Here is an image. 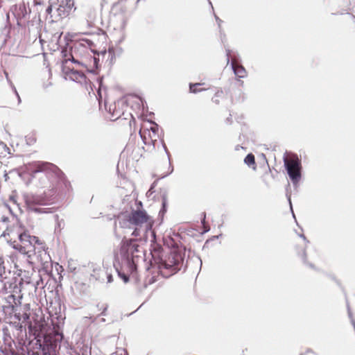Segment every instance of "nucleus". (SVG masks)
Instances as JSON below:
<instances>
[{
    "mask_svg": "<svg viewBox=\"0 0 355 355\" xmlns=\"http://www.w3.org/2000/svg\"><path fill=\"white\" fill-rule=\"evenodd\" d=\"M26 140L28 144L32 145L36 142L37 138L34 133H29L26 136Z\"/></svg>",
    "mask_w": 355,
    "mask_h": 355,
    "instance_id": "obj_22",
    "label": "nucleus"
},
{
    "mask_svg": "<svg viewBox=\"0 0 355 355\" xmlns=\"http://www.w3.org/2000/svg\"><path fill=\"white\" fill-rule=\"evenodd\" d=\"M9 201L12 202L14 205L17 204V199L15 196H10L9 198Z\"/></svg>",
    "mask_w": 355,
    "mask_h": 355,
    "instance_id": "obj_24",
    "label": "nucleus"
},
{
    "mask_svg": "<svg viewBox=\"0 0 355 355\" xmlns=\"http://www.w3.org/2000/svg\"><path fill=\"white\" fill-rule=\"evenodd\" d=\"M10 297H12L13 299H15V295H11Z\"/></svg>",
    "mask_w": 355,
    "mask_h": 355,
    "instance_id": "obj_34",
    "label": "nucleus"
},
{
    "mask_svg": "<svg viewBox=\"0 0 355 355\" xmlns=\"http://www.w3.org/2000/svg\"><path fill=\"white\" fill-rule=\"evenodd\" d=\"M155 282V279L149 280L150 284H153Z\"/></svg>",
    "mask_w": 355,
    "mask_h": 355,
    "instance_id": "obj_32",
    "label": "nucleus"
},
{
    "mask_svg": "<svg viewBox=\"0 0 355 355\" xmlns=\"http://www.w3.org/2000/svg\"><path fill=\"white\" fill-rule=\"evenodd\" d=\"M31 251L34 250L35 245H37L40 247H43L44 243L43 241L40 240L37 236H31Z\"/></svg>",
    "mask_w": 355,
    "mask_h": 355,
    "instance_id": "obj_20",
    "label": "nucleus"
},
{
    "mask_svg": "<svg viewBox=\"0 0 355 355\" xmlns=\"http://www.w3.org/2000/svg\"><path fill=\"white\" fill-rule=\"evenodd\" d=\"M284 162L285 169L288 173V155H285V156L284 157Z\"/></svg>",
    "mask_w": 355,
    "mask_h": 355,
    "instance_id": "obj_23",
    "label": "nucleus"
},
{
    "mask_svg": "<svg viewBox=\"0 0 355 355\" xmlns=\"http://www.w3.org/2000/svg\"><path fill=\"white\" fill-rule=\"evenodd\" d=\"M105 3H108L110 0H103Z\"/></svg>",
    "mask_w": 355,
    "mask_h": 355,
    "instance_id": "obj_31",
    "label": "nucleus"
},
{
    "mask_svg": "<svg viewBox=\"0 0 355 355\" xmlns=\"http://www.w3.org/2000/svg\"><path fill=\"white\" fill-rule=\"evenodd\" d=\"M135 239H128L123 241L122 249L126 250L128 257L131 256L133 259L135 257H139L140 246L136 243Z\"/></svg>",
    "mask_w": 355,
    "mask_h": 355,
    "instance_id": "obj_12",
    "label": "nucleus"
},
{
    "mask_svg": "<svg viewBox=\"0 0 355 355\" xmlns=\"http://www.w3.org/2000/svg\"><path fill=\"white\" fill-rule=\"evenodd\" d=\"M124 108H128V105L123 102H114L109 105L108 112L111 115V120H119V124L132 132V126L135 125L136 121L132 114L125 110Z\"/></svg>",
    "mask_w": 355,
    "mask_h": 355,
    "instance_id": "obj_3",
    "label": "nucleus"
},
{
    "mask_svg": "<svg viewBox=\"0 0 355 355\" xmlns=\"http://www.w3.org/2000/svg\"><path fill=\"white\" fill-rule=\"evenodd\" d=\"M55 168V164L50 162H37L33 164V173L44 172L46 175L51 168Z\"/></svg>",
    "mask_w": 355,
    "mask_h": 355,
    "instance_id": "obj_15",
    "label": "nucleus"
},
{
    "mask_svg": "<svg viewBox=\"0 0 355 355\" xmlns=\"http://www.w3.org/2000/svg\"><path fill=\"white\" fill-rule=\"evenodd\" d=\"M231 64L236 77L242 78L246 76L247 73L245 68L237 62L236 58L232 59Z\"/></svg>",
    "mask_w": 355,
    "mask_h": 355,
    "instance_id": "obj_16",
    "label": "nucleus"
},
{
    "mask_svg": "<svg viewBox=\"0 0 355 355\" xmlns=\"http://www.w3.org/2000/svg\"><path fill=\"white\" fill-rule=\"evenodd\" d=\"M94 46V42L89 39H80L71 48L69 57L67 58V51H62L63 60L62 62H67L71 60L83 67L85 68L89 72H95L98 68V58L93 55L92 48Z\"/></svg>",
    "mask_w": 355,
    "mask_h": 355,
    "instance_id": "obj_2",
    "label": "nucleus"
},
{
    "mask_svg": "<svg viewBox=\"0 0 355 355\" xmlns=\"http://www.w3.org/2000/svg\"><path fill=\"white\" fill-rule=\"evenodd\" d=\"M225 98V94L222 89H218L215 92L214 95L211 98V101L216 105H220L224 101Z\"/></svg>",
    "mask_w": 355,
    "mask_h": 355,
    "instance_id": "obj_17",
    "label": "nucleus"
},
{
    "mask_svg": "<svg viewBox=\"0 0 355 355\" xmlns=\"http://www.w3.org/2000/svg\"><path fill=\"white\" fill-rule=\"evenodd\" d=\"M183 261L181 253L173 251L166 255L164 259H161L158 268L164 277H169L181 269Z\"/></svg>",
    "mask_w": 355,
    "mask_h": 355,
    "instance_id": "obj_4",
    "label": "nucleus"
},
{
    "mask_svg": "<svg viewBox=\"0 0 355 355\" xmlns=\"http://www.w3.org/2000/svg\"><path fill=\"white\" fill-rule=\"evenodd\" d=\"M352 19L353 20V22L354 23V26H355V17L354 16H352Z\"/></svg>",
    "mask_w": 355,
    "mask_h": 355,
    "instance_id": "obj_30",
    "label": "nucleus"
},
{
    "mask_svg": "<svg viewBox=\"0 0 355 355\" xmlns=\"http://www.w3.org/2000/svg\"><path fill=\"white\" fill-rule=\"evenodd\" d=\"M31 239V236L24 230L21 234H20V237L19 238L20 243L13 245V248L24 254L28 253V252H31L32 241Z\"/></svg>",
    "mask_w": 355,
    "mask_h": 355,
    "instance_id": "obj_10",
    "label": "nucleus"
},
{
    "mask_svg": "<svg viewBox=\"0 0 355 355\" xmlns=\"http://www.w3.org/2000/svg\"><path fill=\"white\" fill-rule=\"evenodd\" d=\"M46 12L48 14H50L51 12V11H52L51 6H48V8H46Z\"/></svg>",
    "mask_w": 355,
    "mask_h": 355,
    "instance_id": "obj_28",
    "label": "nucleus"
},
{
    "mask_svg": "<svg viewBox=\"0 0 355 355\" xmlns=\"http://www.w3.org/2000/svg\"><path fill=\"white\" fill-rule=\"evenodd\" d=\"M302 164L296 155L290 153V179L297 186L301 179Z\"/></svg>",
    "mask_w": 355,
    "mask_h": 355,
    "instance_id": "obj_9",
    "label": "nucleus"
},
{
    "mask_svg": "<svg viewBox=\"0 0 355 355\" xmlns=\"http://www.w3.org/2000/svg\"><path fill=\"white\" fill-rule=\"evenodd\" d=\"M129 0H118L112 8L110 12L114 16H121L125 17L129 10Z\"/></svg>",
    "mask_w": 355,
    "mask_h": 355,
    "instance_id": "obj_11",
    "label": "nucleus"
},
{
    "mask_svg": "<svg viewBox=\"0 0 355 355\" xmlns=\"http://www.w3.org/2000/svg\"><path fill=\"white\" fill-rule=\"evenodd\" d=\"M119 275L122 277V279L124 280L125 282H128L129 278L126 275L121 274V272H119Z\"/></svg>",
    "mask_w": 355,
    "mask_h": 355,
    "instance_id": "obj_25",
    "label": "nucleus"
},
{
    "mask_svg": "<svg viewBox=\"0 0 355 355\" xmlns=\"http://www.w3.org/2000/svg\"><path fill=\"white\" fill-rule=\"evenodd\" d=\"M230 51H228L227 53V59H226L227 64H228L230 62Z\"/></svg>",
    "mask_w": 355,
    "mask_h": 355,
    "instance_id": "obj_27",
    "label": "nucleus"
},
{
    "mask_svg": "<svg viewBox=\"0 0 355 355\" xmlns=\"http://www.w3.org/2000/svg\"><path fill=\"white\" fill-rule=\"evenodd\" d=\"M22 313H15V317L18 321H22L23 322L27 323L29 324V327L31 328L32 326V323L30 321V315H31V304H25L22 307Z\"/></svg>",
    "mask_w": 355,
    "mask_h": 355,
    "instance_id": "obj_13",
    "label": "nucleus"
},
{
    "mask_svg": "<svg viewBox=\"0 0 355 355\" xmlns=\"http://www.w3.org/2000/svg\"><path fill=\"white\" fill-rule=\"evenodd\" d=\"M289 205H290V209H291V211H292V214H293V217L295 218V215H294V213H293V209H292V205H291V201H290V202H289Z\"/></svg>",
    "mask_w": 355,
    "mask_h": 355,
    "instance_id": "obj_29",
    "label": "nucleus"
},
{
    "mask_svg": "<svg viewBox=\"0 0 355 355\" xmlns=\"http://www.w3.org/2000/svg\"><path fill=\"white\" fill-rule=\"evenodd\" d=\"M205 85V83H196L189 84V92L192 94H197L199 92H205L207 89L203 87Z\"/></svg>",
    "mask_w": 355,
    "mask_h": 355,
    "instance_id": "obj_18",
    "label": "nucleus"
},
{
    "mask_svg": "<svg viewBox=\"0 0 355 355\" xmlns=\"http://www.w3.org/2000/svg\"><path fill=\"white\" fill-rule=\"evenodd\" d=\"M52 199L47 196L44 193L42 194L31 195L26 198V204L29 211L35 213H47L46 208H42V206L49 205L51 203Z\"/></svg>",
    "mask_w": 355,
    "mask_h": 355,
    "instance_id": "obj_5",
    "label": "nucleus"
},
{
    "mask_svg": "<svg viewBox=\"0 0 355 355\" xmlns=\"http://www.w3.org/2000/svg\"><path fill=\"white\" fill-rule=\"evenodd\" d=\"M33 2H34L35 5H42V4H43V1L42 0H33Z\"/></svg>",
    "mask_w": 355,
    "mask_h": 355,
    "instance_id": "obj_26",
    "label": "nucleus"
},
{
    "mask_svg": "<svg viewBox=\"0 0 355 355\" xmlns=\"http://www.w3.org/2000/svg\"><path fill=\"white\" fill-rule=\"evenodd\" d=\"M143 149H144V148H141L139 147L134 148V149L132 150L131 155H130L131 158L133 160L138 162L142 157Z\"/></svg>",
    "mask_w": 355,
    "mask_h": 355,
    "instance_id": "obj_19",
    "label": "nucleus"
},
{
    "mask_svg": "<svg viewBox=\"0 0 355 355\" xmlns=\"http://www.w3.org/2000/svg\"><path fill=\"white\" fill-rule=\"evenodd\" d=\"M66 75L69 79L80 84H86L87 82L86 76L78 70L71 69L66 72Z\"/></svg>",
    "mask_w": 355,
    "mask_h": 355,
    "instance_id": "obj_14",
    "label": "nucleus"
},
{
    "mask_svg": "<svg viewBox=\"0 0 355 355\" xmlns=\"http://www.w3.org/2000/svg\"><path fill=\"white\" fill-rule=\"evenodd\" d=\"M12 310L14 311L15 310V306L13 305H12Z\"/></svg>",
    "mask_w": 355,
    "mask_h": 355,
    "instance_id": "obj_33",
    "label": "nucleus"
},
{
    "mask_svg": "<svg viewBox=\"0 0 355 355\" xmlns=\"http://www.w3.org/2000/svg\"><path fill=\"white\" fill-rule=\"evenodd\" d=\"M139 135L146 145H155L159 138L158 125L154 122H149L148 125H142Z\"/></svg>",
    "mask_w": 355,
    "mask_h": 355,
    "instance_id": "obj_6",
    "label": "nucleus"
},
{
    "mask_svg": "<svg viewBox=\"0 0 355 355\" xmlns=\"http://www.w3.org/2000/svg\"><path fill=\"white\" fill-rule=\"evenodd\" d=\"M154 220L144 209L133 210L122 216L119 225L123 229L132 230V236L139 240L147 241L149 234L152 241L155 239V233L153 230Z\"/></svg>",
    "mask_w": 355,
    "mask_h": 355,
    "instance_id": "obj_1",
    "label": "nucleus"
},
{
    "mask_svg": "<svg viewBox=\"0 0 355 355\" xmlns=\"http://www.w3.org/2000/svg\"><path fill=\"white\" fill-rule=\"evenodd\" d=\"M245 163L248 166H253V168H255V157L252 153H249L244 159Z\"/></svg>",
    "mask_w": 355,
    "mask_h": 355,
    "instance_id": "obj_21",
    "label": "nucleus"
},
{
    "mask_svg": "<svg viewBox=\"0 0 355 355\" xmlns=\"http://www.w3.org/2000/svg\"><path fill=\"white\" fill-rule=\"evenodd\" d=\"M23 231V226L19 223H15L7 226L1 236L3 237L8 243L15 245L17 239H19Z\"/></svg>",
    "mask_w": 355,
    "mask_h": 355,
    "instance_id": "obj_8",
    "label": "nucleus"
},
{
    "mask_svg": "<svg viewBox=\"0 0 355 355\" xmlns=\"http://www.w3.org/2000/svg\"><path fill=\"white\" fill-rule=\"evenodd\" d=\"M55 168H51V171L46 175L49 184L44 185V187L51 189H57L62 184H65L66 176L64 173L56 166Z\"/></svg>",
    "mask_w": 355,
    "mask_h": 355,
    "instance_id": "obj_7",
    "label": "nucleus"
}]
</instances>
